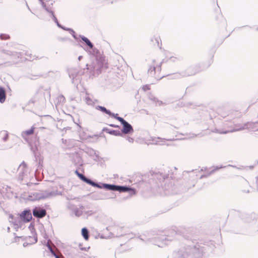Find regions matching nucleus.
I'll use <instances>...</instances> for the list:
<instances>
[{
  "mask_svg": "<svg viewBox=\"0 0 258 258\" xmlns=\"http://www.w3.org/2000/svg\"><path fill=\"white\" fill-rule=\"evenodd\" d=\"M40 128L43 129V128H44V127H40Z\"/></svg>",
  "mask_w": 258,
  "mask_h": 258,
  "instance_id": "052dcab7",
  "label": "nucleus"
},
{
  "mask_svg": "<svg viewBox=\"0 0 258 258\" xmlns=\"http://www.w3.org/2000/svg\"><path fill=\"white\" fill-rule=\"evenodd\" d=\"M204 247L199 244L187 245L178 252L179 258H202Z\"/></svg>",
  "mask_w": 258,
  "mask_h": 258,
  "instance_id": "f03ea898",
  "label": "nucleus"
},
{
  "mask_svg": "<svg viewBox=\"0 0 258 258\" xmlns=\"http://www.w3.org/2000/svg\"><path fill=\"white\" fill-rule=\"evenodd\" d=\"M153 65L150 66L148 70V73L149 75L153 77L155 74L156 72H160L161 71V66L162 62H160L158 66H155V60H153Z\"/></svg>",
  "mask_w": 258,
  "mask_h": 258,
  "instance_id": "ddd939ff",
  "label": "nucleus"
},
{
  "mask_svg": "<svg viewBox=\"0 0 258 258\" xmlns=\"http://www.w3.org/2000/svg\"><path fill=\"white\" fill-rule=\"evenodd\" d=\"M84 50L91 56L95 58L96 62L88 67L86 64L87 70H90V75L92 76L99 75L101 72L104 58L101 52L94 46L92 48H84Z\"/></svg>",
  "mask_w": 258,
  "mask_h": 258,
  "instance_id": "f257e3e1",
  "label": "nucleus"
},
{
  "mask_svg": "<svg viewBox=\"0 0 258 258\" xmlns=\"http://www.w3.org/2000/svg\"><path fill=\"white\" fill-rule=\"evenodd\" d=\"M79 37L81 38L83 41H84L86 44L89 47L92 48L93 44L90 41V40L83 35H79Z\"/></svg>",
  "mask_w": 258,
  "mask_h": 258,
  "instance_id": "6ab92c4d",
  "label": "nucleus"
},
{
  "mask_svg": "<svg viewBox=\"0 0 258 258\" xmlns=\"http://www.w3.org/2000/svg\"><path fill=\"white\" fill-rule=\"evenodd\" d=\"M60 28H61L62 29H63L64 30H66V31H68V29H69V28H67V27H64L63 26H62V27H60Z\"/></svg>",
  "mask_w": 258,
  "mask_h": 258,
  "instance_id": "37998d69",
  "label": "nucleus"
},
{
  "mask_svg": "<svg viewBox=\"0 0 258 258\" xmlns=\"http://www.w3.org/2000/svg\"><path fill=\"white\" fill-rule=\"evenodd\" d=\"M109 125L111 126V127H119V125H115V124H109Z\"/></svg>",
  "mask_w": 258,
  "mask_h": 258,
  "instance_id": "79ce46f5",
  "label": "nucleus"
},
{
  "mask_svg": "<svg viewBox=\"0 0 258 258\" xmlns=\"http://www.w3.org/2000/svg\"><path fill=\"white\" fill-rule=\"evenodd\" d=\"M41 5L42 7L47 11L48 13L50 14L51 12H53L51 9H49L48 7H47L46 4L43 1V0H38Z\"/></svg>",
  "mask_w": 258,
  "mask_h": 258,
  "instance_id": "cd10ccee",
  "label": "nucleus"
},
{
  "mask_svg": "<svg viewBox=\"0 0 258 258\" xmlns=\"http://www.w3.org/2000/svg\"><path fill=\"white\" fill-rule=\"evenodd\" d=\"M109 116H110L111 117H113V118H114L116 119L120 122H121L120 119H123V118H122V117H121L120 116H118L117 113L115 114V113H112L111 112V113H109Z\"/></svg>",
  "mask_w": 258,
  "mask_h": 258,
  "instance_id": "c756f323",
  "label": "nucleus"
},
{
  "mask_svg": "<svg viewBox=\"0 0 258 258\" xmlns=\"http://www.w3.org/2000/svg\"><path fill=\"white\" fill-rule=\"evenodd\" d=\"M20 218L21 220L25 222H29L32 218L31 211L29 209L24 210L20 214Z\"/></svg>",
  "mask_w": 258,
  "mask_h": 258,
  "instance_id": "9b49d317",
  "label": "nucleus"
},
{
  "mask_svg": "<svg viewBox=\"0 0 258 258\" xmlns=\"http://www.w3.org/2000/svg\"><path fill=\"white\" fill-rule=\"evenodd\" d=\"M127 141H128L129 142H130V143H133L134 140L133 138H131V137H128V138H127Z\"/></svg>",
  "mask_w": 258,
  "mask_h": 258,
  "instance_id": "a19ab883",
  "label": "nucleus"
},
{
  "mask_svg": "<svg viewBox=\"0 0 258 258\" xmlns=\"http://www.w3.org/2000/svg\"><path fill=\"white\" fill-rule=\"evenodd\" d=\"M95 109L101 111L102 112H103L104 113L107 114L108 115H109V113H111V111L107 109L104 106L97 105V106H95Z\"/></svg>",
  "mask_w": 258,
  "mask_h": 258,
  "instance_id": "5701e85b",
  "label": "nucleus"
},
{
  "mask_svg": "<svg viewBox=\"0 0 258 258\" xmlns=\"http://www.w3.org/2000/svg\"><path fill=\"white\" fill-rule=\"evenodd\" d=\"M35 127L33 126L30 129L23 131L21 133V136L23 138H25L26 136L31 135L34 133Z\"/></svg>",
  "mask_w": 258,
  "mask_h": 258,
  "instance_id": "aec40b11",
  "label": "nucleus"
},
{
  "mask_svg": "<svg viewBox=\"0 0 258 258\" xmlns=\"http://www.w3.org/2000/svg\"><path fill=\"white\" fill-rule=\"evenodd\" d=\"M80 246V248L82 250H85V251H87V249H88L89 248V247H88V248H86V247H83L82 246V245L81 244H80L79 245Z\"/></svg>",
  "mask_w": 258,
  "mask_h": 258,
  "instance_id": "c9c22d12",
  "label": "nucleus"
},
{
  "mask_svg": "<svg viewBox=\"0 0 258 258\" xmlns=\"http://www.w3.org/2000/svg\"><path fill=\"white\" fill-rule=\"evenodd\" d=\"M50 240H48V242H47V243L46 244V246L47 247V248H48V249L49 250V251H50V249H52V248L51 247V246H50V245L49 244V241Z\"/></svg>",
  "mask_w": 258,
  "mask_h": 258,
  "instance_id": "58836bf2",
  "label": "nucleus"
},
{
  "mask_svg": "<svg viewBox=\"0 0 258 258\" xmlns=\"http://www.w3.org/2000/svg\"><path fill=\"white\" fill-rule=\"evenodd\" d=\"M68 31L69 32L70 34H71L73 36V37L76 40H78V38L77 37V35H76L75 32L71 28H69V29H68Z\"/></svg>",
  "mask_w": 258,
  "mask_h": 258,
  "instance_id": "2f4dec72",
  "label": "nucleus"
},
{
  "mask_svg": "<svg viewBox=\"0 0 258 258\" xmlns=\"http://www.w3.org/2000/svg\"><path fill=\"white\" fill-rule=\"evenodd\" d=\"M256 183L257 189L258 190V177H256Z\"/></svg>",
  "mask_w": 258,
  "mask_h": 258,
  "instance_id": "49530a36",
  "label": "nucleus"
},
{
  "mask_svg": "<svg viewBox=\"0 0 258 258\" xmlns=\"http://www.w3.org/2000/svg\"><path fill=\"white\" fill-rule=\"evenodd\" d=\"M39 192H32L28 196V199L29 201H34L36 200H40V197H39Z\"/></svg>",
  "mask_w": 258,
  "mask_h": 258,
  "instance_id": "2eb2a0df",
  "label": "nucleus"
},
{
  "mask_svg": "<svg viewBox=\"0 0 258 258\" xmlns=\"http://www.w3.org/2000/svg\"><path fill=\"white\" fill-rule=\"evenodd\" d=\"M94 153V151L93 150H90V154L91 155L93 154Z\"/></svg>",
  "mask_w": 258,
  "mask_h": 258,
  "instance_id": "09e8293b",
  "label": "nucleus"
},
{
  "mask_svg": "<svg viewBox=\"0 0 258 258\" xmlns=\"http://www.w3.org/2000/svg\"><path fill=\"white\" fill-rule=\"evenodd\" d=\"M26 55L27 56L26 58L27 60L30 61L36 59V56L35 55H33L32 54L29 53L28 52L26 53Z\"/></svg>",
  "mask_w": 258,
  "mask_h": 258,
  "instance_id": "7c9ffc66",
  "label": "nucleus"
},
{
  "mask_svg": "<svg viewBox=\"0 0 258 258\" xmlns=\"http://www.w3.org/2000/svg\"><path fill=\"white\" fill-rule=\"evenodd\" d=\"M20 225H14V228L16 230H18V229L19 228Z\"/></svg>",
  "mask_w": 258,
  "mask_h": 258,
  "instance_id": "a18cd8bd",
  "label": "nucleus"
},
{
  "mask_svg": "<svg viewBox=\"0 0 258 258\" xmlns=\"http://www.w3.org/2000/svg\"><path fill=\"white\" fill-rule=\"evenodd\" d=\"M59 98H60V100H64V97L63 96H60V97H59Z\"/></svg>",
  "mask_w": 258,
  "mask_h": 258,
  "instance_id": "3c124183",
  "label": "nucleus"
},
{
  "mask_svg": "<svg viewBox=\"0 0 258 258\" xmlns=\"http://www.w3.org/2000/svg\"><path fill=\"white\" fill-rule=\"evenodd\" d=\"M8 231H9V230H10V228L9 227H8Z\"/></svg>",
  "mask_w": 258,
  "mask_h": 258,
  "instance_id": "13d9d810",
  "label": "nucleus"
},
{
  "mask_svg": "<svg viewBox=\"0 0 258 258\" xmlns=\"http://www.w3.org/2000/svg\"><path fill=\"white\" fill-rule=\"evenodd\" d=\"M8 138H9V134L7 132H6L5 133L4 137L3 138V141L6 142L8 140Z\"/></svg>",
  "mask_w": 258,
  "mask_h": 258,
  "instance_id": "72a5a7b5",
  "label": "nucleus"
},
{
  "mask_svg": "<svg viewBox=\"0 0 258 258\" xmlns=\"http://www.w3.org/2000/svg\"><path fill=\"white\" fill-rule=\"evenodd\" d=\"M0 37L3 40H5V39H8L9 38V36L7 35V34H1L0 35Z\"/></svg>",
  "mask_w": 258,
  "mask_h": 258,
  "instance_id": "473e14b6",
  "label": "nucleus"
},
{
  "mask_svg": "<svg viewBox=\"0 0 258 258\" xmlns=\"http://www.w3.org/2000/svg\"><path fill=\"white\" fill-rule=\"evenodd\" d=\"M149 98L150 100L152 101L156 105L160 106L162 104V102L161 101L159 100L155 96L152 95L149 96Z\"/></svg>",
  "mask_w": 258,
  "mask_h": 258,
  "instance_id": "b1692460",
  "label": "nucleus"
},
{
  "mask_svg": "<svg viewBox=\"0 0 258 258\" xmlns=\"http://www.w3.org/2000/svg\"><path fill=\"white\" fill-rule=\"evenodd\" d=\"M34 241L33 242V243H35L37 242V237H34Z\"/></svg>",
  "mask_w": 258,
  "mask_h": 258,
  "instance_id": "de8ad7c7",
  "label": "nucleus"
},
{
  "mask_svg": "<svg viewBox=\"0 0 258 258\" xmlns=\"http://www.w3.org/2000/svg\"><path fill=\"white\" fill-rule=\"evenodd\" d=\"M171 235H162L160 237H156L151 239H145L142 237V236H139V238L145 241H151L154 245H157L159 247H163L164 245L167 244V241H171L173 240L172 237L176 234V232L174 230L170 231Z\"/></svg>",
  "mask_w": 258,
  "mask_h": 258,
  "instance_id": "39448f33",
  "label": "nucleus"
},
{
  "mask_svg": "<svg viewBox=\"0 0 258 258\" xmlns=\"http://www.w3.org/2000/svg\"><path fill=\"white\" fill-rule=\"evenodd\" d=\"M50 240H48V242H47V243L46 244V246L47 247V248H48V249L49 250V251H50V249H52V248L51 247V246H50V245L49 244V241Z\"/></svg>",
  "mask_w": 258,
  "mask_h": 258,
  "instance_id": "ea45409f",
  "label": "nucleus"
},
{
  "mask_svg": "<svg viewBox=\"0 0 258 258\" xmlns=\"http://www.w3.org/2000/svg\"><path fill=\"white\" fill-rule=\"evenodd\" d=\"M75 173L78 175L80 179L88 184L90 179L86 177L84 174L80 173L77 170L75 171Z\"/></svg>",
  "mask_w": 258,
  "mask_h": 258,
  "instance_id": "a211bd4d",
  "label": "nucleus"
},
{
  "mask_svg": "<svg viewBox=\"0 0 258 258\" xmlns=\"http://www.w3.org/2000/svg\"><path fill=\"white\" fill-rule=\"evenodd\" d=\"M28 244H29V243H27V242H24V243H23V246H24V247H26V246H27Z\"/></svg>",
  "mask_w": 258,
  "mask_h": 258,
  "instance_id": "8fccbe9b",
  "label": "nucleus"
},
{
  "mask_svg": "<svg viewBox=\"0 0 258 258\" xmlns=\"http://www.w3.org/2000/svg\"><path fill=\"white\" fill-rule=\"evenodd\" d=\"M9 219H11L10 220V222H12L14 225H20L21 219L18 216L15 217L13 215H10L9 216Z\"/></svg>",
  "mask_w": 258,
  "mask_h": 258,
  "instance_id": "4468645a",
  "label": "nucleus"
},
{
  "mask_svg": "<svg viewBox=\"0 0 258 258\" xmlns=\"http://www.w3.org/2000/svg\"><path fill=\"white\" fill-rule=\"evenodd\" d=\"M107 132L110 135L115 136H121L122 133L119 131L106 130Z\"/></svg>",
  "mask_w": 258,
  "mask_h": 258,
  "instance_id": "a878e982",
  "label": "nucleus"
},
{
  "mask_svg": "<svg viewBox=\"0 0 258 258\" xmlns=\"http://www.w3.org/2000/svg\"><path fill=\"white\" fill-rule=\"evenodd\" d=\"M85 100L86 103L89 105H93L96 102H98L97 100L92 99L88 95H87L85 97Z\"/></svg>",
  "mask_w": 258,
  "mask_h": 258,
  "instance_id": "4be33fe9",
  "label": "nucleus"
},
{
  "mask_svg": "<svg viewBox=\"0 0 258 258\" xmlns=\"http://www.w3.org/2000/svg\"><path fill=\"white\" fill-rule=\"evenodd\" d=\"M17 172L18 173V179L20 181L25 180L28 178V170L26 167V165L24 162L21 163L17 168Z\"/></svg>",
  "mask_w": 258,
  "mask_h": 258,
  "instance_id": "423d86ee",
  "label": "nucleus"
},
{
  "mask_svg": "<svg viewBox=\"0 0 258 258\" xmlns=\"http://www.w3.org/2000/svg\"><path fill=\"white\" fill-rule=\"evenodd\" d=\"M68 207L77 217H80L83 214L82 210L83 209V207L82 206H80V208H78L75 205L69 203Z\"/></svg>",
  "mask_w": 258,
  "mask_h": 258,
  "instance_id": "f8f14e48",
  "label": "nucleus"
},
{
  "mask_svg": "<svg viewBox=\"0 0 258 258\" xmlns=\"http://www.w3.org/2000/svg\"><path fill=\"white\" fill-rule=\"evenodd\" d=\"M176 76H178L179 75L178 74H176Z\"/></svg>",
  "mask_w": 258,
  "mask_h": 258,
  "instance_id": "e2e57ef3",
  "label": "nucleus"
},
{
  "mask_svg": "<svg viewBox=\"0 0 258 258\" xmlns=\"http://www.w3.org/2000/svg\"><path fill=\"white\" fill-rule=\"evenodd\" d=\"M32 212L33 216L37 218H43L46 215V210L39 207H35Z\"/></svg>",
  "mask_w": 258,
  "mask_h": 258,
  "instance_id": "9d476101",
  "label": "nucleus"
},
{
  "mask_svg": "<svg viewBox=\"0 0 258 258\" xmlns=\"http://www.w3.org/2000/svg\"><path fill=\"white\" fill-rule=\"evenodd\" d=\"M156 41L157 42V43L159 44V42H158V40L157 39H156Z\"/></svg>",
  "mask_w": 258,
  "mask_h": 258,
  "instance_id": "4d7b16f0",
  "label": "nucleus"
},
{
  "mask_svg": "<svg viewBox=\"0 0 258 258\" xmlns=\"http://www.w3.org/2000/svg\"><path fill=\"white\" fill-rule=\"evenodd\" d=\"M50 16L52 17L53 20L54 21V22L56 24L57 26L60 28V27H62V25L61 24H60L58 22V20L57 19V18H56V17L54 16V13H53V12H51V13L50 14Z\"/></svg>",
  "mask_w": 258,
  "mask_h": 258,
  "instance_id": "c85d7f7f",
  "label": "nucleus"
},
{
  "mask_svg": "<svg viewBox=\"0 0 258 258\" xmlns=\"http://www.w3.org/2000/svg\"><path fill=\"white\" fill-rule=\"evenodd\" d=\"M121 124L122 125L121 133L124 134H129L134 132L133 127L132 125L124 119H120Z\"/></svg>",
  "mask_w": 258,
  "mask_h": 258,
  "instance_id": "6e6552de",
  "label": "nucleus"
},
{
  "mask_svg": "<svg viewBox=\"0 0 258 258\" xmlns=\"http://www.w3.org/2000/svg\"><path fill=\"white\" fill-rule=\"evenodd\" d=\"M143 89L145 91H146L149 90L150 88L148 85H145L143 87Z\"/></svg>",
  "mask_w": 258,
  "mask_h": 258,
  "instance_id": "4c0bfd02",
  "label": "nucleus"
},
{
  "mask_svg": "<svg viewBox=\"0 0 258 258\" xmlns=\"http://www.w3.org/2000/svg\"><path fill=\"white\" fill-rule=\"evenodd\" d=\"M153 141H155V142H156L157 141H156L155 140L153 139Z\"/></svg>",
  "mask_w": 258,
  "mask_h": 258,
  "instance_id": "680f3d73",
  "label": "nucleus"
},
{
  "mask_svg": "<svg viewBox=\"0 0 258 258\" xmlns=\"http://www.w3.org/2000/svg\"><path fill=\"white\" fill-rule=\"evenodd\" d=\"M69 77L72 79V82L75 85L77 84L79 82L78 77V71L77 69L71 68L68 71Z\"/></svg>",
  "mask_w": 258,
  "mask_h": 258,
  "instance_id": "1a4fd4ad",
  "label": "nucleus"
},
{
  "mask_svg": "<svg viewBox=\"0 0 258 258\" xmlns=\"http://www.w3.org/2000/svg\"><path fill=\"white\" fill-rule=\"evenodd\" d=\"M69 158L72 162L76 166H82L83 161L80 155L77 152H73L69 154Z\"/></svg>",
  "mask_w": 258,
  "mask_h": 258,
  "instance_id": "0eeeda50",
  "label": "nucleus"
},
{
  "mask_svg": "<svg viewBox=\"0 0 258 258\" xmlns=\"http://www.w3.org/2000/svg\"><path fill=\"white\" fill-rule=\"evenodd\" d=\"M6 98V93L5 89L0 86V102L3 103Z\"/></svg>",
  "mask_w": 258,
  "mask_h": 258,
  "instance_id": "f3484780",
  "label": "nucleus"
},
{
  "mask_svg": "<svg viewBox=\"0 0 258 258\" xmlns=\"http://www.w3.org/2000/svg\"><path fill=\"white\" fill-rule=\"evenodd\" d=\"M172 194L171 192H167L166 193V194Z\"/></svg>",
  "mask_w": 258,
  "mask_h": 258,
  "instance_id": "6e6d98bb",
  "label": "nucleus"
},
{
  "mask_svg": "<svg viewBox=\"0 0 258 258\" xmlns=\"http://www.w3.org/2000/svg\"><path fill=\"white\" fill-rule=\"evenodd\" d=\"M83 58V56L80 55L78 57V60H81V59Z\"/></svg>",
  "mask_w": 258,
  "mask_h": 258,
  "instance_id": "603ef678",
  "label": "nucleus"
},
{
  "mask_svg": "<svg viewBox=\"0 0 258 258\" xmlns=\"http://www.w3.org/2000/svg\"><path fill=\"white\" fill-rule=\"evenodd\" d=\"M40 200L48 199V190H45L39 192Z\"/></svg>",
  "mask_w": 258,
  "mask_h": 258,
  "instance_id": "bb28decb",
  "label": "nucleus"
},
{
  "mask_svg": "<svg viewBox=\"0 0 258 258\" xmlns=\"http://www.w3.org/2000/svg\"><path fill=\"white\" fill-rule=\"evenodd\" d=\"M88 184L93 187H96L100 189L104 188L108 190L116 191L119 192H130L131 195H134L136 193L135 189L126 185H119L113 184H108L104 183H97L90 179Z\"/></svg>",
  "mask_w": 258,
  "mask_h": 258,
  "instance_id": "7ed1b4c3",
  "label": "nucleus"
},
{
  "mask_svg": "<svg viewBox=\"0 0 258 258\" xmlns=\"http://www.w3.org/2000/svg\"><path fill=\"white\" fill-rule=\"evenodd\" d=\"M178 58L176 57L171 56L169 58V60L172 62H175Z\"/></svg>",
  "mask_w": 258,
  "mask_h": 258,
  "instance_id": "f704fd0d",
  "label": "nucleus"
},
{
  "mask_svg": "<svg viewBox=\"0 0 258 258\" xmlns=\"http://www.w3.org/2000/svg\"><path fill=\"white\" fill-rule=\"evenodd\" d=\"M168 141H172L173 140L172 139H169V140H167Z\"/></svg>",
  "mask_w": 258,
  "mask_h": 258,
  "instance_id": "bf43d9fd",
  "label": "nucleus"
},
{
  "mask_svg": "<svg viewBox=\"0 0 258 258\" xmlns=\"http://www.w3.org/2000/svg\"><path fill=\"white\" fill-rule=\"evenodd\" d=\"M224 167H225V166H214V167H213V169L210 172L208 173L207 174H204V175H201V176L200 177V178L202 179L204 177H208L209 175H211L212 174L214 173L216 171L218 170V169H221Z\"/></svg>",
  "mask_w": 258,
  "mask_h": 258,
  "instance_id": "dca6fc26",
  "label": "nucleus"
},
{
  "mask_svg": "<svg viewBox=\"0 0 258 258\" xmlns=\"http://www.w3.org/2000/svg\"><path fill=\"white\" fill-rule=\"evenodd\" d=\"M157 139H161V140H165V139H161V138H158Z\"/></svg>",
  "mask_w": 258,
  "mask_h": 258,
  "instance_id": "5fc2aeb1",
  "label": "nucleus"
},
{
  "mask_svg": "<svg viewBox=\"0 0 258 258\" xmlns=\"http://www.w3.org/2000/svg\"><path fill=\"white\" fill-rule=\"evenodd\" d=\"M50 252H51V253L55 257L56 255H57L58 254H57L54 251V250L52 249H50Z\"/></svg>",
  "mask_w": 258,
  "mask_h": 258,
  "instance_id": "e433bc0d",
  "label": "nucleus"
},
{
  "mask_svg": "<svg viewBox=\"0 0 258 258\" xmlns=\"http://www.w3.org/2000/svg\"><path fill=\"white\" fill-rule=\"evenodd\" d=\"M62 192L56 190H48V198L56 197V196L61 195Z\"/></svg>",
  "mask_w": 258,
  "mask_h": 258,
  "instance_id": "412c9836",
  "label": "nucleus"
},
{
  "mask_svg": "<svg viewBox=\"0 0 258 258\" xmlns=\"http://www.w3.org/2000/svg\"><path fill=\"white\" fill-rule=\"evenodd\" d=\"M193 74H192V73H191V74L188 73V74H186L183 75L182 76H183V77L189 76H191V75H192Z\"/></svg>",
  "mask_w": 258,
  "mask_h": 258,
  "instance_id": "c03bdc74",
  "label": "nucleus"
},
{
  "mask_svg": "<svg viewBox=\"0 0 258 258\" xmlns=\"http://www.w3.org/2000/svg\"><path fill=\"white\" fill-rule=\"evenodd\" d=\"M55 257V258H61V257H60L58 255H56V256Z\"/></svg>",
  "mask_w": 258,
  "mask_h": 258,
  "instance_id": "864d4df0",
  "label": "nucleus"
},
{
  "mask_svg": "<svg viewBox=\"0 0 258 258\" xmlns=\"http://www.w3.org/2000/svg\"><path fill=\"white\" fill-rule=\"evenodd\" d=\"M258 127V122H247L242 125H235V128L233 130H223V129H217L215 128L213 132L219 133V134H227L230 132H233L236 131H239L243 130L245 129H249L252 131H255L257 130Z\"/></svg>",
  "mask_w": 258,
  "mask_h": 258,
  "instance_id": "20e7f679",
  "label": "nucleus"
},
{
  "mask_svg": "<svg viewBox=\"0 0 258 258\" xmlns=\"http://www.w3.org/2000/svg\"><path fill=\"white\" fill-rule=\"evenodd\" d=\"M82 235L85 240H88L89 237V231L87 228L84 227L82 229Z\"/></svg>",
  "mask_w": 258,
  "mask_h": 258,
  "instance_id": "393cba45",
  "label": "nucleus"
}]
</instances>
